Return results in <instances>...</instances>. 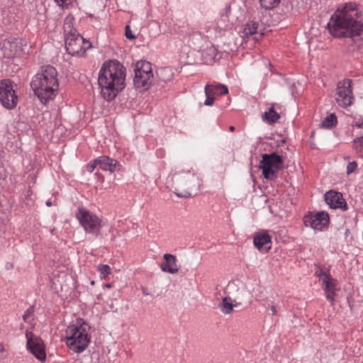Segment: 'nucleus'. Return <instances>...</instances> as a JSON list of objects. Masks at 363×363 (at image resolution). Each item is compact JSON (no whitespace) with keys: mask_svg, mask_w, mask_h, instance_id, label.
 <instances>
[{"mask_svg":"<svg viewBox=\"0 0 363 363\" xmlns=\"http://www.w3.org/2000/svg\"><path fill=\"white\" fill-rule=\"evenodd\" d=\"M330 35L335 38H347L359 47L363 44V23L361 11L355 2L337 6L328 23Z\"/></svg>","mask_w":363,"mask_h":363,"instance_id":"f257e3e1","label":"nucleus"},{"mask_svg":"<svg viewBox=\"0 0 363 363\" xmlns=\"http://www.w3.org/2000/svg\"><path fill=\"white\" fill-rule=\"evenodd\" d=\"M126 69L117 60H109L103 63L98 77L99 86L102 97L110 101L116 98L119 91L125 88Z\"/></svg>","mask_w":363,"mask_h":363,"instance_id":"f03ea898","label":"nucleus"},{"mask_svg":"<svg viewBox=\"0 0 363 363\" xmlns=\"http://www.w3.org/2000/svg\"><path fill=\"white\" fill-rule=\"evenodd\" d=\"M57 76L56 69L48 65L33 77L30 86L42 103L45 104L55 96L59 86Z\"/></svg>","mask_w":363,"mask_h":363,"instance_id":"7ed1b4c3","label":"nucleus"},{"mask_svg":"<svg viewBox=\"0 0 363 363\" xmlns=\"http://www.w3.org/2000/svg\"><path fill=\"white\" fill-rule=\"evenodd\" d=\"M65 340L69 350L76 353L83 352L91 341L90 325L83 319H77L66 328Z\"/></svg>","mask_w":363,"mask_h":363,"instance_id":"20e7f679","label":"nucleus"},{"mask_svg":"<svg viewBox=\"0 0 363 363\" xmlns=\"http://www.w3.org/2000/svg\"><path fill=\"white\" fill-rule=\"evenodd\" d=\"M174 193L180 198H189L193 190H199L202 186L201 179L189 170L176 172L172 177Z\"/></svg>","mask_w":363,"mask_h":363,"instance_id":"39448f33","label":"nucleus"},{"mask_svg":"<svg viewBox=\"0 0 363 363\" xmlns=\"http://www.w3.org/2000/svg\"><path fill=\"white\" fill-rule=\"evenodd\" d=\"M75 217L86 233L99 236L103 226L102 218L85 208H79Z\"/></svg>","mask_w":363,"mask_h":363,"instance_id":"423d86ee","label":"nucleus"},{"mask_svg":"<svg viewBox=\"0 0 363 363\" xmlns=\"http://www.w3.org/2000/svg\"><path fill=\"white\" fill-rule=\"evenodd\" d=\"M134 86L140 91L147 90L153 82L152 65L146 60H140L135 65Z\"/></svg>","mask_w":363,"mask_h":363,"instance_id":"0eeeda50","label":"nucleus"},{"mask_svg":"<svg viewBox=\"0 0 363 363\" xmlns=\"http://www.w3.org/2000/svg\"><path fill=\"white\" fill-rule=\"evenodd\" d=\"M283 160L281 156L273 152L264 154L262 157L259 167L265 179H274L277 172L282 167Z\"/></svg>","mask_w":363,"mask_h":363,"instance_id":"6e6552de","label":"nucleus"},{"mask_svg":"<svg viewBox=\"0 0 363 363\" xmlns=\"http://www.w3.org/2000/svg\"><path fill=\"white\" fill-rule=\"evenodd\" d=\"M14 84L10 79L0 81V103L8 110L14 109L18 103Z\"/></svg>","mask_w":363,"mask_h":363,"instance_id":"1a4fd4ad","label":"nucleus"},{"mask_svg":"<svg viewBox=\"0 0 363 363\" xmlns=\"http://www.w3.org/2000/svg\"><path fill=\"white\" fill-rule=\"evenodd\" d=\"M335 99L337 104L342 108H347L353 104L354 97L352 93L351 79H345L337 83Z\"/></svg>","mask_w":363,"mask_h":363,"instance_id":"9d476101","label":"nucleus"},{"mask_svg":"<svg viewBox=\"0 0 363 363\" xmlns=\"http://www.w3.org/2000/svg\"><path fill=\"white\" fill-rule=\"evenodd\" d=\"M65 41L67 51L73 56H84L86 51L91 48V43L80 35L67 37Z\"/></svg>","mask_w":363,"mask_h":363,"instance_id":"9b49d317","label":"nucleus"},{"mask_svg":"<svg viewBox=\"0 0 363 363\" xmlns=\"http://www.w3.org/2000/svg\"><path fill=\"white\" fill-rule=\"evenodd\" d=\"M26 346L28 350L40 361H44L46 357L45 346L43 340L34 335L32 332L26 330Z\"/></svg>","mask_w":363,"mask_h":363,"instance_id":"f8f14e48","label":"nucleus"},{"mask_svg":"<svg viewBox=\"0 0 363 363\" xmlns=\"http://www.w3.org/2000/svg\"><path fill=\"white\" fill-rule=\"evenodd\" d=\"M24 45L23 39L9 38L1 43V51L5 57L11 58L21 53Z\"/></svg>","mask_w":363,"mask_h":363,"instance_id":"ddd939ff","label":"nucleus"},{"mask_svg":"<svg viewBox=\"0 0 363 363\" xmlns=\"http://www.w3.org/2000/svg\"><path fill=\"white\" fill-rule=\"evenodd\" d=\"M303 222L306 227L322 230L329 223V216L324 212L310 213L304 216Z\"/></svg>","mask_w":363,"mask_h":363,"instance_id":"4468645a","label":"nucleus"},{"mask_svg":"<svg viewBox=\"0 0 363 363\" xmlns=\"http://www.w3.org/2000/svg\"><path fill=\"white\" fill-rule=\"evenodd\" d=\"M321 287L324 291L325 298L333 304L337 291H340L339 284L337 279L332 277L325 276L323 281L321 282Z\"/></svg>","mask_w":363,"mask_h":363,"instance_id":"2eb2a0df","label":"nucleus"},{"mask_svg":"<svg viewBox=\"0 0 363 363\" xmlns=\"http://www.w3.org/2000/svg\"><path fill=\"white\" fill-rule=\"evenodd\" d=\"M325 200L331 208L347 209V203L342 195L335 191H329L325 194Z\"/></svg>","mask_w":363,"mask_h":363,"instance_id":"dca6fc26","label":"nucleus"},{"mask_svg":"<svg viewBox=\"0 0 363 363\" xmlns=\"http://www.w3.org/2000/svg\"><path fill=\"white\" fill-rule=\"evenodd\" d=\"M259 23L254 21H250L243 26L242 30L240 32V35L242 38L252 37L255 40H259L262 33H258Z\"/></svg>","mask_w":363,"mask_h":363,"instance_id":"f3484780","label":"nucleus"},{"mask_svg":"<svg viewBox=\"0 0 363 363\" xmlns=\"http://www.w3.org/2000/svg\"><path fill=\"white\" fill-rule=\"evenodd\" d=\"M253 243L259 250L268 252L271 249V237L267 231L257 233L254 237Z\"/></svg>","mask_w":363,"mask_h":363,"instance_id":"a211bd4d","label":"nucleus"},{"mask_svg":"<svg viewBox=\"0 0 363 363\" xmlns=\"http://www.w3.org/2000/svg\"><path fill=\"white\" fill-rule=\"evenodd\" d=\"M99 167L104 171L113 173L120 169V164L114 159L107 156H101L96 158Z\"/></svg>","mask_w":363,"mask_h":363,"instance_id":"6ab92c4d","label":"nucleus"},{"mask_svg":"<svg viewBox=\"0 0 363 363\" xmlns=\"http://www.w3.org/2000/svg\"><path fill=\"white\" fill-rule=\"evenodd\" d=\"M164 262L160 264V269L164 272L177 274L179 272L176 256L171 254H164L163 256Z\"/></svg>","mask_w":363,"mask_h":363,"instance_id":"aec40b11","label":"nucleus"},{"mask_svg":"<svg viewBox=\"0 0 363 363\" xmlns=\"http://www.w3.org/2000/svg\"><path fill=\"white\" fill-rule=\"evenodd\" d=\"M63 30L65 34V39L67 37H72V35H79L76 28H74V18L73 16L69 15L64 20Z\"/></svg>","mask_w":363,"mask_h":363,"instance_id":"412c9836","label":"nucleus"},{"mask_svg":"<svg viewBox=\"0 0 363 363\" xmlns=\"http://www.w3.org/2000/svg\"><path fill=\"white\" fill-rule=\"evenodd\" d=\"M236 306L230 297H224L219 304V308L223 313L228 315L233 312V308Z\"/></svg>","mask_w":363,"mask_h":363,"instance_id":"4be33fe9","label":"nucleus"},{"mask_svg":"<svg viewBox=\"0 0 363 363\" xmlns=\"http://www.w3.org/2000/svg\"><path fill=\"white\" fill-rule=\"evenodd\" d=\"M206 86H208L210 88L211 94L212 96H218L227 94L228 93V89L225 85L219 84V83H213L212 84H206Z\"/></svg>","mask_w":363,"mask_h":363,"instance_id":"5701e85b","label":"nucleus"},{"mask_svg":"<svg viewBox=\"0 0 363 363\" xmlns=\"http://www.w3.org/2000/svg\"><path fill=\"white\" fill-rule=\"evenodd\" d=\"M280 118L279 113H277L274 106L269 108L268 111H266L262 115V120L269 124L276 123Z\"/></svg>","mask_w":363,"mask_h":363,"instance_id":"b1692460","label":"nucleus"},{"mask_svg":"<svg viewBox=\"0 0 363 363\" xmlns=\"http://www.w3.org/2000/svg\"><path fill=\"white\" fill-rule=\"evenodd\" d=\"M158 75L160 79L163 82H169L174 77V74L172 70L167 67L160 69Z\"/></svg>","mask_w":363,"mask_h":363,"instance_id":"393cba45","label":"nucleus"},{"mask_svg":"<svg viewBox=\"0 0 363 363\" xmlns=\"http://www.w3.org/2000/svg\"><path fill=\"white\" fill-rule=\"evenodd\" d=\"M337 123V117L335 113H331L328 116L322 123L324 128H330L335 126Z\"/></svg>","mask_w":363,"mask_h":363,"instance_id":"a878e982","label":"nucleus"},{"mask_svg":"<svg viewBox=\"0 0 363 363\" xmlns=\"http://www.w3.org/2000/svg\"><path fill=\"white\" fill-rule=\"evenodd\" d=\"M97 270L100 274L101 279H106L111 272V267L107 264H100L97 267Z\"/></svg>","mask_w":363,"mask_h":363,"instance_id":"bb28decb","label":"nucleus"},{"mask_svg":"<svg viewBox=\"0 0 363 363\" xmlns=\"http://www.w3.org/2000/svg\"><path fill=\"white\" fill-rule=\"evenodd\" d=\"M280 0H259L262 7L265 9H272L278 5Z\"/></svg>","mask_w":363,"mask_h":363,"instance_id":"cd10ccee","label":"nucleus"},{"mask_svg":"<svg viewBox=\"0 0 363 363\" xmlns=\"http://www.w3.org/2000/svg\"><path fill=\"white\" fill-rule=\"evenodd\" d=\"M56 3L62 9H69L77 4V0H55Z\"/></svg>","mask_w":363,"mask_h":363,"instance_id":"c85d7f7f","label":"nucleus"},{"mask_svg":"<svg viewBox=\"0 0 363 363\" xmlns=\"http://www.w3.org/2000/svg\"><path fill=\"white\" fill-rule=\"evenodd\" d=\"M33 308L31 307L28 308L23 315V319L24 322L32 325L33 322Z\"/></svg>","mask_w":363,"mask_h":363,"instance_id":"c756f323","label":"nucleus"},{"mask_svg":"<svg viewBox=\"0 0 363 363\" xmlns=\"http://www.w3.org/2000/svg\"><path fill=\"white\" fill-rule=\"evenodd\" d=\"M210 88L208 86H205V94L206 96L204 104L206 106H212L214 102V96H212L211 94Z\"/></svg>","mask_w":363,"mask_h":363,"instance_id":"7c9ffc66","label":"nucleus"},{"mask_svg":"<svg viewBox=\"0 0 363 363\" xmlns=\"http://www.w3.org/2000/svg\"><path fill=\"white\" fill-rule=\"evenodd\" d=\"M351 126L353 128H363V117L353 116V121L351 123Z\"/></svg>","mask_w":363,"mask_h":363,"instance_id":"2f4dec72","label":"nucleus"},{"mask_svg":"<svg viewBox=\"0 0 363 363\" xmlns=\"http://www.w3.org/2000/svg\"><path fill=\"white\" fill-rule=\"evenodd\" d=\"M353 144L356 150L362 152L363 150V136L354 139Z\"/></svg>","mask_w":363,"mask_h":363,"instance_id":"473e14b6","label":"nucleus"},{"mask_svg":"<svg viewBox=\"0 0 363 363\" xmlns=\"http://www.w3.org/2000/svg\"><path fill=\"white\" fill-rule=\"evenodd\" d=\"M357 169V163L355 161L350 162L347 165L346 173L350 175L354 173Z\"/></svg>","mask_w":363,"mask_h":363,"instance_id":"72a5a7b5","label":"nucleus"},{"mask_svg":"<svg viewBox=\"0 0 363 363\" xmlns=\"http://www.w3.org/2000/svg\"><path fill=\"white\" fill-rule=\"evenodd\" d=\"M315 275L319 278V280L323 282L325 276L331 277L328 272L324 271L323 269H318L315 271Z\"/></svg>","mask_w":363,"mask_h":363,"instance_id":"f704fd0d","label":"nucleus"},{"mask_svg":"<svg viewBox=\"0 0 363 363\" xmlns=\"http://www.w3.org/2000/svg\"><path fill=\"white\" fill-rule=\"evenodd\" d=\"M98 166V163L96 162V159L94 160L92 162H90L89 164H86V170L89 172V173H91L94 172V170L95 169V168Z\"/></svg>","mask_w":363,"mask_h":363,"instance_id":"c9c22d12","label":"nucleus"},{"mask_svg":"<svg viewBox=\"0 0 363 363\" xmlns=\"http://www.w3.org/2000/svg\"><path fill=\"white\" fill-rule=\"evenodd\" d=\"M125 36L128 39H134L135 38V36L132 33L129 26H126L125 27Z\"/></svg>","mask_w":363,"mask_h":363,"instance_id":"e433bc0d","label":"nucleus"},{"mask_svg":"<svg viewBox=\"0 0 363 363\" xmlns=\"http://www.w3.org/2000/svg\"><path fill=\"white\" fill-rule=\"evenodd\" d=\"M5 347L3 345L0 344V359H3L5 358L4 355Z\"/></svg>","mask_w":363,"mask_h":363,"instance_id":"4c0bfd02","label":"nucleus"},{"mask_svg":"<svg viewBox=\"0 0 363 363\" xmlns=\"http://www.w3.org/2000/svg\"><path fill=\"white\" fill-rule=\"evenodd\" d=\"M268 309L272 312V315H274L277 313V311L275 306H270Z\"/></svg>","mask_w":363,"mask_h":363,"instance_id":"58836bf2","label":"nucleus"},{"mask_svg":"<svg viewBox=\"0 0 363 363\" xmlns=\"http://www.w3.org/2000/svg\"><path fill=\"white\" fill-rule=\"evenodd\" d=\"M208 51L210 52L213 55V57L216 56V49L213 47H210L208 49Z\"/></svg>","mask_w":363,"mask_h":363,"instance_id":"ea45409f","label":"nucleus"},{"mask_svg":"<svg viewBox=\"0 0 363 363\" xmlns=\"http://www.w3.org/2000/svg\"><path fill=\"white\" fill-rule=\"evenodd\" d=\"M229 130L231 131V132H233L235 130V127L234 126H230L229 127Z\"/></svg>","mask_w":363,"mask_h":363,"instance_id":"a19ab883","label":"nucleus"},{"mask_svg":"<svg viewBox=\"0 0 363 363\" xmlns=\"http://www.w3.org/2000/svg\"><path fill=\"white\" fill-rule=\"evenodd\" d=\"M105 286H106V288H111V284H106V285H105Z\"/></svg>","mask_w":363,"mask_h":363,"instance_id":"79ce46f5","label":"nucleus"},{"mask_svg":"<svg viewBox=\"0 0 363 363\" xmlns=\"http://www.w3.org/2000/svg\"><path fill=\"white\" fill-rule=\"evenodd\" d=\"M46 205L48 206H51V202L50 201H47L46 202Z\"/></svg>","mask_w":363,"mask_h":363,"instance_id":"37998d69","label":"nucleus"},{"mask_svg":"<svg viewBox=\"0 0 363 363\" xmlns=\"http://www.w3.org/2000/svg\"><path fill=\"white\" fill-rule=\"evenodd\" d=\"M91 285H94V281H92L91 282Z\"/></svg>","mask_w":363,"mask_h":363,"instance_id":"c03bdc74","label":"nucleus"},{"mask_svg":"<svg viewBox=\"0 0 363 363\" xmlns=\"http://www.w3.org/2000/svg\"><path fill=\"white\" fill-rule=\"evenodd\" d=\"M345 160H349V157H345Z\"/></svg>","mask_w":363,"mask_h":363,"instance_id":"a18cd8bd","label":"nucleus"},{"mask_svg":"<svg viewBox=\"0 0 363 363\" xmlns=\"http://www.w3.org/2000/svg\"><path fill=\"white\" fill-rule=\"evenodd\" d=\"M147 291H145V292H144V295H147Z\"/></svg>","mask_w":363,"mask_h":363,"instance_id":"49530a36","label":"nucleus"},{"mask_svg":"<svg viewBox=\"0 0 363 363\" xmlns=\"http://www.w3.org/2000/svg\"><path fill=\"white\" fill-rule=\"evenodd\" d=\"M147 291H145V292H144V295H147Z\"/></svg>","mask_w":363,"mask_h":363,"instance_id":"de8ad7c7","label":"nucleus"}]
</instances>
